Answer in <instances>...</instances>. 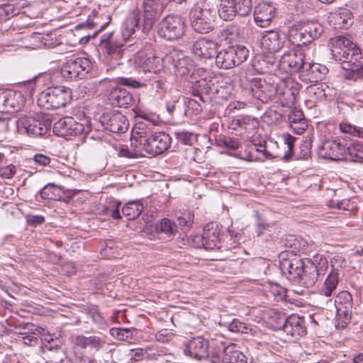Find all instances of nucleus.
<instances>
[{
  "label": "nucleus",
  "instance_id": "nucleus-1",
  "mask_svg": "<svg viewBox=\"0 0 363 363\" xmlns=\"http://www.w3.org/2000/svg\"><path fill=\"white\" fill-rule=\"evenodd\" d=\"M333 58L343 64L354 63L362 59L360 49L353 41L345 35H337L330 40Z\"/></svg>",
  "mask_w": 363,
  "mask_h": 363
},
{
  "label": "nucleus",
  "instance_id": "nucleus-2",
  "mask_svg": "<svg viewBox=\"0 0 363 363\" xmlns=\"http://www.w3.org/2000/svg\"><path fill=\"white\" fill-rule=\"evenodd\" d=\"M215 11L208 0H199L190 11L192 28L199 33H208L213 29Z\"/></svg>",
  "mask_w": 363,
  "mask_h": 363
},
{
  "label": "nucleus",
  "instance_id": "nucleus-3",
  "mask_svg": "<svg viewBox=\"0 0 363 363\" xmlns=\"http://www.w3.org/2000/svg\"><path fill=\"white\" fill-rule=\"evenodd\" d=\"M72 99L71 89L65 86L48 88L42 91L38 104L45 109H57L64 107Z\"/></svg>",
  "mask_w": 363,
  "mask_h": 363
},
{
  "label": "nucleus",
  "instance_id": "nucleus-4",
  "mask_svg": "<svg viewBox=\"0 0 363 363\" xmlns=\"http://www.w3.org/2000/svg\"><path fill=\"white\" fill-rule=\"evenodd\" d=\"M186 28L184 18L179 15L170 14L161 21L157 33L161 38L167 40H178L185 35Z\"/></svg>",
  "mask_w": 363,
  "mask_h": 363
},
{
  "label": "nucleus",
  "instance_id": "nucleus-5",
  "mask_svg": "<svg viewBox=\"0 0 363 363\" xmlns=\"http://www.w3.org/2000/svg\"><path fill=\"white\" fill-rule=\"evenodd\" d=\"M249 55L244 45L229 46L218 52L216 55L217 66L223 69H230L245 62Z\"/></svg>",
  "mask_w": 363,
  "mask_h": 363
},
{
  "label": "nucleus",
  "instance_id": "nucleus-6",
  "mask_svg": "<svg viewBox=\"0 0 363 363\" xmlns=\"http://www.w3.org/2000/svg\"><path fill=\"white\" fill-rule=\"evenodd\" d=\"M91 130L89 121L83 118L77 121L72 117H64L54 123L53 132L59 136L87 134Z\"/></svg>",
  "mask_w": 363,
  "mask_h": 363
},
{
  "label": "nucleus",
  "instance_id": "nucleus-7",
  "mask_svg": "<svg viewBox=\"0 0 363 363\" xmlns=\"http://www.w3.org/2000/svg\"><path fill=\"white\" fill-rule=\"evenodd\" d=\"M317 258L315 257L313 262L306 260L304 272L301 274L300 279H298L296 283L306 288H310L315 285L319 277L325 274L328 267V261L326 258L320 257L319 262L316 264Z\"/></svg>",
  "mask_w": 363,
  "mask_h": 363
},
{
  "label": "nucleus",
  "instance_id": "nucleus-8",
  "mask_svg": "<svg viewBox=\"0 0 363 363\" xmlns=\"http://www.w3.org/2000/svg\"><path fill=\"white\" fill-rule=\"evenodd\" d=\"M305 65V54L301 49L286 52L279 61V68L288 74L301 72Z\"/></svg>",
  "mask_w": 363,
  "mask_h": 363
},
{
  "label": "nucleus",
  "instance_id": "nucleus-9",
  "mask_svg": "<svg viewBox=\"0 0 363 363\" xmlns=\"http://www.w3.org/2000/svg\"><path fill=\"white\" fill-rule=\"evenodd\" d=\"M278 83L259 78L253 79L250 82V91L254 97L264 103H267L277 96Z\"/></svg>",
  "mask_w": 363,
  "mask_h": 363
},
{
  "label": "nucleus",
  "instance_id": "nucleus-10",
  "mask_svg": "<svg viewBox=\"0 0 363 363\" xmlns=\"http://www.w3.org/2000/svg\"><path fill=\"white\" fill-rule=\"evenodd\" d=\"M301 85L292 81L291 79H281L278 83L277 97L280 101L282 106H293L296 102L297 96L299 94Z\"/></svg>",
  "mask_w": 363,
  "mask_h": 363
},
{
  "label": "nucleus",
  "instance_id": "nucleus-11",
  "mask_svg": "<svg viewBox=\"0 0 363 363\" xmlns=\"http://www.w3.org/2000/svg\"><path fill=\"white\" fill-rule=\"evenodd\" d=\"M172 142L169 134L164 132H154L149 140L143 147V152L155 156L168 150Z\"/></svg>",
  "mask_w": 363,
  "mask_h": 363
},
{
  "label": "nucleus",
  "instance_id": "nucleus-12",
  "mask_svg": "<svg viewBox=\"0 0 363 363\" xmlns=\"http://www.w3.org/2000/svg\"><path fill=\"white\" fill-rule=\"evenodd\" d=\"M279 320L280 323L279 328L283 330L287 335L298 338L306 334V328L303 318L295 314L289 317L282 315L279 316Z\"/></svg>",
  "mask_w": 363,
  "mask_h": 363
},
{
  "label": "nucleus",
  "instance_id": "nucleus-13",
  "mask_svg": "<svg viewBox=\"0 0 363 363\" xmlns=\"http://www.w3.org/2000/svg\"><path fill=\"white\" fill-rule=\"evenodd\" d=\"M16 128L19 133L33 137L44 135L48 130V126L44 122L27 116L17 120Z\"/></svg>",
  "mask_w": 363,
  "mask_h": 363
},
{
  "label": "nucleus",
  "instance_id": "nucleus-14",
  "mask_svg": "<svg viewBox=\"0 0 363 363\" xmlns=\"http://www.w3.org/2000/svg\"><path fill=\"white\" fill-rule=\"evenodd\" d=\"M100 122L106 130L115 133H123L129 127L126 116L120 112L105 113L101 116Z\"/></svg>",
  "mask_w": 363,
  "mask_h": 363
},
{
  "label": "nucleus",
  "instance_id": "nucleus-15",
  "mask_svg": "<svg viewBox=\"0 0 363 363\" xmlns=\"http://www.w3.org/2000/svg\"><path fill=\"white\" fill-rule=\"evenodd\" d=\"M320 157L331 160H342L346 155V146L339 139L325 140L318 149Z\"/></svg>",
  "mask_w": 363,
  "mask_h": 363
},
{
  "label": "nucleus",
  "instance_id": "nucleus-16",
  "mask_svg": "<svg viewBox=\"0 0 363 363\" xmlns=\"http://www.w3.org/2000/svg\"><path fill=\"white\" fill-rule=\"evenodd\" d=\"M323 26L317 21H303L298 30V44L307 45L318 39L323 33Z\"/></svg>",
  "mask_w": 363,
  "mask_h": 363
},
{
  "label": "nucleus",
  "instance_id": "nucleus-17",
  "mask_svg": "<svg viewBox=\"0 0 363 363\" xmlns=\"http://www.w3.org/2000/svg\"><path fill=\"white\" fill-rule=\"evenodd\" d=\"M184 347V354L195 359L201 360L208 356V340L201 336L188 340Z\"/></svg>",
  "mask_w": 363,
  "mask_h": 363
},
{
  "label": "nucleus",
  "instance_id": "nucleus-18",
  "mask_svg": "<svg viewBox=\"0 0 363 363\" xmlns=\"http://www.w3.org/2000/svg\"><path fill=\"white\" fill-rule=\"evenodd\" d=\"M328 22L335 29H348L354 22L352 11L347 8H336L328 13Z\"/></svg>",
  "mask_w": 363,
  "mask_h": 363
},
{
  "label": "nucleus",
  "instance_id": "nucleus-19",
  "mask_svg": "<svg viewBox=\"0 0 363 363\" xmlns=\"http://www.w3.org/2000/svg\"><path fill=\"white\" fill-rule=\"evenodd\" d=\"M142 9L144 28L147 30L150 29L163 11L164 6L162 0H143Z\"/></svg>",
  "mask_w": 363,
  "mask_h": 363
},
{
  "label": "nucleus",
  "instance_id": "nucleus-20",
  "mask_svg": "<svg viewBox=\"0 0 363 363\" xmlns=\"http://www.w3.org/2000/svg\"><path fill=\"white\" fill-rule=\"evenodd\" d=\"M276 8L273 3L262 1L257 4L254 11V19L259 27L268 26L275 16Z\"/></svg>",
  "mask_w": 363,
  "mask_h": 363
},
{
  "label": "nucleus",
  "instance_id": "nucleus-21",
  "mask_svg": "<svg viewBox=\"0 0 363 363\" xmlns=\"http://www.w3.org/2000/svg\"><path fill=\"white\" fill-rule=\"evenodd\" d=\"M286 40L284 33L274 30L265 31L261 38L262 48L270 52H278L284 45Z\"/></svg>",
  "mask_w": 363,
  "mask_h": 363
},
{
  "label": "nucleus",
  "instance_id": "nucleus-22",
  "mask_svg": "<svg viewBox=\"0 0 363 363\" xmlns=\"http://www.w3.org/2000/svg\"><path fill=\"white\" fill-rule=\"evenodd\" d=\"M145 119L147 121V123L145 122L138 123L133 130L130 139L131 145L138 147L139 150H142L144 147V145L154 133L152 130L153 125L146 118Z\"/></svg>",
  "mask_w": 363,
  "mask_h": 363
},
{
  "label": "nucleus",
  "instance_id": "nucleus-23",
  "mask_svg": "<svg viewBox=\"0 0 363 363\" xmlns=\"http://www.w3.org/2000/svg\"><path fill=\"white\" fill-rule=\"evenodd\" d=\"M306 265V261L297 257L285 259L280 262L281 272L286 276L288 279L294 282L300 279V276L304 272Z\"/></svg>",
  "mask_w": 363,
  "mask_h": 363
},
{
  "label": "nucleus",
  "instance_id": "nucleus-24",
  "mask_svg": "<svg viewBox=\"0 0 363 363\" xmlns=\"http://www.w3.org/2000/svg\"><path fill=\"white\" fill-rule=\"evenodd\" d=\"M192 51L201 58L210 59L217 54L218 44L213 40L201 38L194 43Z\"/></svg>",
  "mask_w": 363,
  "mask_h": 363
},
{
  "label": "nucleus",
  "instance_id": "nucleus-25",
  "mask_svg": "<svg viewBox=\"0 0 363 363\" xmlns=\"http://www.w3.org/2000/svg\"><path fill=\"white\" fill-rule=\"evenodd\" d=\"M111 21L109 15L99 16L97 13L93 12V15L89 16L86 22L81 23L76 26L75 29L80 30L83 28L96 29L95 35H98L104 30Z\"/></svg>",
  "mask_w": 363,
  "mask_h": 363
},
{
  "label": "nucleus",
  "instance_id": "nucleus-26",
  "mask_svg": "<svg viewBox=\"0 0 363 363\" xmlns=\"http://www.w3.org/2000/svg\"><path fill=\"white\" fill-rule=\"evenodd\" d=\"M328 71V68L325 65L318 63L306 64L305 62L304 67L301 73V77L306 82H316L322 80Z\"/></svg>",
  "mask_w": 363,
  "mask_h": 363
},
{
  "label": "nucleus",
  "instance_id": "nucleus-27",
  "mask_svg": "<svg viewBox=\"0 0 363 363\" xmlns=\"http://www.w3.org/2000/svg\"><path fill=\"white\" fill-rule=\"evenodd\" d=\"M338 282L339 273L337 272V269H333L328 275L323 286L320 289L319 294L320 298L322 299L320 301L321 303L323 301L331 298V297L335 295Z\"/></svg>",
  "mask_w": 363,
  "mask_h": 363
},
{
  "label": "nucleus",
  "instance_id": "nucleus-28",
  "mask_svg": "<svg viewBox=\"0 0 363 363\" xmlns=\"http://www.w3.org/2000/svg\"><path fill=\"white\" fill-rule=\"evenodd\" d=\"M195 239L200 241L201 246L206 250L220 248V233L216 229H204L202 235L196 236Z\"/></svg>",
  "mask_w": 363,
  "mask_h": 363
},
{
  "label": "nucleus",
  "instance_id": "nucleus-29",
  "mask_svg": "<svg viewBox=\"0 0 363 363\" xmlns=\"http://www.w3.org/2000/svg\"><path fill=\"white\" fill-rule=\"evenodd\" d=\"M109 100L113 106L128 108L133 104V98L126 89L121 87L113 89L109 95Z\"/></svg>",
  "mask_w": 363,
  "mask_h": 363
},
{
  "label": "nucleus",
  "instance_id": "nucleus-30",
  "mask_svg": "<svg viewBox=\"0 0 363 363\" xmlns=\"http://www.w3.org/2000/svg\"><path fill=\"white\" fill-rule=\"evenodd\" d=\"M288 121L291 128L298 134L302 133L308 126L303 111L296 108L291 110L288 115Z\"/></svg>",
  "mask_w": 363,
  "mask_h": 363
},
{
  "label": "nucleus",
  "instance_id": "nucleus-31",
  "mask_svg": "<svg viewBox=\"0 0 363 363\" xmlns=\"http://www.w3.org/2000/svg\"><path fill=\"white\" fill-rule=\"evenodd\" d=\"M347 304H350V307H352V300L351 294L346 291H342L338 294L335 300L333 298L326 299L322 301L321 307L324 306H332L335 307H346Z\"/></svg>",
  "mask_w": 363,
  "mask_h": 363
},
{
  "label": "nucleus",
  "instance_id": "nucleus-32",
  "mask_svg": "<svg viewBox=\"0 0 363 363\" xmlns=\"http://www.w3.org/2000/svg\"><path fill=\"white\" fill-rule=\"evenodd\" d=\"M222 362L247 363V357L241 352L235 350L234 345H230L224 349Z\"/></svg>",
  "mask_w": 363,
  "mask_h": 363
},
{
  "label": "nucleus",
  "instance_id": "nucleus-33",
  "mask_svg": "<svg viewBox=\"0 0 363 363\" xmlns=\"http://www.w3.org/2000/svg\"><path fill=\"white\" fill-rule=\"evenodd\" d=\"M182 51L172 50L162 57V67L169 74H173L181 59Z\"/></svg>",
  "mask_w": 363,
  "mask_h": 363
},
{
  "label": "nucleus",
  "instance_id": "nucleus-34",
  "mask_svg": "<svg viewBox=\"0 0 363 363\" xmlns=\"http://www.w3.org/2000/svg\"><path fill=\"white\" fill-rule=\"evenodd\" d=\"M104 343V342L101 340V338L96 335L89 337L78 335L76 337L75 342V344L77 346L83 349L91 347L97 350L102 347Z\"/></svg>",
  "mask_w": 363,
  "mask_h": 363
},
{
  "label": "nucleus",
  "instance_id": "nucleus-35",
  "mask_svg": "<svg viewBox=\"0 0 363 363\" xmlns=\"http://www.w3.org/2000/svg\"><path fill=\"white\" fill-rule=\"evenodd\" d=\"M345 65L342 67L345 70L344 74L345 79L356 81L363 78V65L360 63V60L354 63L347 62Z\"/></svg>",
  "mask_w": 363,
  "mask_h": 363
},
{
  "label": "nucleus",
  "instance_id": "nucleus-36",
  "mask_svg": "<svg viewBox=\"0 0 363 363\" xmlns=\"http://www.w3.org/2000/svg\"><path fill=\"white\" fill-rule=\"evenodd\" d=\"M6 105L8 112H14L21 108L23 104V96L20 92H5Z\"/></svg>",
  "mask_w": 363,
  "mask_h": 363
},
{
  "label": "nucleus",
  "instance_id": "nucleus-37",
  "mask_svg": "<svg viewBox=\"0 0 363 363\" xmlns=\"http://www.w3.org/2000/svg\"><path fill=\"white\" fill-rule=\"evenodd\" d=\"M143 211V205L140 200L130 201L122 208V213L128 220L138 218Z\"/></svg>",
  "mask_w": 363,
  "mask_h": 363
},
{
  "label": "nucleus",
  "instance_id": "nucleus-38",
  "mask_svg": "<svg viewBox=\"0 0 363 363\" xmlns=\"http://www.w3.org/2000/svg\"><path fill=\"white\" fill-rule=\"evenodd\" d=\"M232 0H221L218 12L219 16L225 21H232L238 15Z\"/></svg>",
  "mask_w": 363,
  "mask_h": 363
},
{
  "label": "nucleus",
  "instance_id": "nucleus-39",
  "mask_svg": "<svg viewBox=\"0 0 363 363\" xmlns=\"http://www.w3.org/2000/svg\"><path fill=\"white\" fill-rule=\"evenodd\" d=\"M74 69L78 72L79 79H82L92 68L91 61L85 57H77L72 60Z\"/></svg>",
  "mask_w": 363,
  "mask_h": 363
},
{
  "label": "nucleus",
  "instance_id": "nucleus-40",
  "mask_svg": "<svg viewBox=\"0 0 363 363\" xmlns=\"http://www.w3.org/2000/svg\"><path fill=\"white\" fill-rule=\"evenodd\" d=\"M337 311V325L339 328H345L350 322L352 308L350 304L346 307H335Z\"/></svg>",
  "mask_w": 363,
  "mask_h": 363
},
{
  "label": "nucleus",
  "instance_id": "nucleus-41",
  "mask_svg": "<svg viewBox=\"0 0 363 363\" xmlns=\"http://www.w3.org/2000/svg\"><path fill=\"white\" fill-rule=\"evenodd\" d=\"M262 121L268 125H276L281 121L282 113L275 106L269 107L262 116Z\"/></svg>",
  "mask_w": 363,
  "mask_h": 363
},
{
  "label": "nucleus",
  "instance_id": "nucleus-42",
  "mask_svg": "<svg viewBox=\"0 0 363 363\" xmlns=\"http://www.w3.org/2000/svg\"><path fill=\"white\" fill-rule=\"evenodd\" d=\"M156 229L158 232L165 233L169 238L175 235L178 231L177 224L168 218H162L160 223L156 225Z\"/></svg>",
  "mask_w": 363,
  "mask_h": 363
},
{
  "label": "nucleus",
  "instance_id": "nucleus-43",
  "mask_svg": "<svg viewBox=\"0 0 363 363\" xmlns=\"http://www.w3.org/2000/svg\"><path fill=\"white\" fill-rule=\"evenodd\" d=\"M121 48L122 44L114 40L101 48V50L111 57L115 60H119L122 58L124 54V50Z\"/></svg>",
  "mask_w": 363,
  "mask_h": 363
},
{
  "label": "nucleus",
  "instance_id": "nucleus-44",
  "mask_svg": "<svg viewBox=\"0 0 363 363\" xmlns=\"http://www.w3.org/2000/svg\"><path fill=\"white\" fill-rule=\"evenodd\" d=\"M239 27L236 25H230L220 30L218 38L221 41L231 43L238 37Z\"/></svg>",
  "mask_w": 363,
  "mask_h": 363
},
{
  "label": "nucleus",
  "instance_id": "nucleus-45",
  "mask_svg": "<svg viewBox=\"0 0 363 363\" xmlns=\"http://www.w3.org/2000/svg\"><path fill=\"white\" fill-rule=\"evenodd\" d=\"M61 77L65 81H73L79 79L72 60L64 63L60 69Z\"/></svg>",
  "mask_w": 363,
  "mask_h": 363
},
{
  "label": "nucleus",
  "instance_id": "nucleus-46",
  "mask_svg": "<svg viewBox=\"0 0 363 363\" xmlns=\"http://www.w3.org/2000/svg\"><path fill=\"white\" fill-rule=\"evenodd\" d=\"M191 62L190 59L182 51L181 59H179V62L177 65V69H175L173 74L182 77L186 76L190 72L191 67Z\"/></svg>",
  "mask_w": 363,
  "mask_h": 363
},
{
  "label": "nucleus",
  "instance_id": "nucleus-47",
  "mask_svg": "<svg viewBox=\"0 0 363 363\" xmlns=\"http://www.w3.org/2000/svg\"><path fill=\"white\" fill-rule=\"evenodd\" d=\"M347 152L353 161L363 160V143L360 142L352 143L350 146L346 147Z\"/></svg>",
  "mask_w": 363,
  "mask_h": 363
},
{
  "label": "nucleus",
  "instance_id": "nucleus-48",
  "mask_svg": "<svg viewBox=\"0 0 363 363\" xmlns=\"http://www.w3.org/2000/svg\"><path fill=\"white\" fill-rule=\"evenodd\" d=\"M340 130L342 133L350 134L354 137L363 138V128L353 125L350 123H341L339 125Z\"/></svg>",
  "mask_w": 363,
  "mask_h": 363
},
{
  "label": "nucleus",
  "instance_id": "nucleus-49",
  "mask_svg": "<svg viewBox=\"0 0 363 363\" xmlns=\"http://www.w3.org/2000/svg\"><path fill=\"white\" fill-rule=\"evenodd\" d=\"M145 64V72H154L156 73L160 71L162 67V57L158 56L152 55L147 57Z\"/></svg>",
  "mask_w": 363,
  "mask_h": 363
},
{
  "label": "nucleus",
  "instance_id": "nucleus-50",
  "mask_svg": "<svg viewBox=\"0 0 363 363\" xmlns=\"http://www.w3.org/2000/svg\"><path fill=\"white\" fill-rule=\"evenodd\" d=\"M235 3L234 7L236 12L240 16H245L248 15L252 9L251 0H232Z\"/></svg>",
  "mask_w": 363,
  "mask_h": 363
},
{
  "label": "nucleus",
  "instance_id": "nucleus-51",
  "mask_svg": "<svg viewBox=\"0 0 363 363\" xmlns=\"http://www.w3.org/2000/svg\"><path fill=\"white\" fill-rule=\"evenodd\" d=\"M217 145L224 147L229 151H233L239 147V142L237 139L228 136H220L216 140Z\"/></svg>",
  "mask_w": 363,
  "mask_h": 363
},
{
  "label": "nucleus",
  "instance_id": "nucleus-52",
  "mask_svg": "<svg viewBox=\"0 0 363 363\" xmlns=\"http://www.w3.org/2000/svg\"><path fill=\"white\" fill-rule=\"evenodd\" d=\"M147 56L143 52H137L131 58L128 60V62L133 65L135 69L142 68L143 72H145Z\"/></svg>",
  "mask_w": 363,
  "mask_h": 363
},
{
  "label": "nucleus",
  "instance_id": "nucleus-53",
  "mask_svg": "<svg viewBox=\"0 0 363 363\" xmlns=\"http://www.w3.org/2000/svg\"><path fill=\"white\" fill-rule=\"evenodd\" d=\"M62 190L61 187H59L54 184H48L40 190L39 194L43 199H55L54 197L55 191Z\"/></svg>",
  "mask_w": 363,
  "mask_h": 363
},
{
  "label": "nucleus",
  "instance_id": "nucleus-54",
  "mask_svg": "<svg viewBox=\"0 0 363 363\" xmlns=\"http://www.w3.org/2000/svg\"><path fill=\"white\" fill-rule=\"evenodd\" d=\"M111 335L118 340H128L132 338L133 333L128 328H112Z\"/></svg>",
  "mask_w": 363,
  "mask_h": 363
},
{
  "label": "nucleus",
  "instance_id": "nucleus-55",
  "mask_svg": "<svg viewBox=\"0 0 363 363\" xmlns=\"http://www.w3.org/2000/svg\"><path fill=\"white\" fill-rule=\"evenodd\" d=\"M254 213L257 223L256 233L257 235L259 237L263 234L264 230H267L269 228V225L257 211H255Z\"/></svg>",
  "mask_w": 363,
  "mask_h": 363
},
{
  "label": "nucleus",
  "instance_id": "nucleus-56",
  "mask_svg": "<svg viewBox=\"0 0 363 363\" xmlns=\"http://www.w3.org/2000/svg\"><path fill=\"white\" fill-rule=\"evenodd\" d=\"M269 293L274 296V300L277 301L286 300V290L279 285H271Z\"/></svg>",
  "mask_w": 363,
  "mask_h": 363
},
{
  "label": "nucleus",
  "instance_id": "nucleus-57",
  "mask_svg": "<svg viewBox=\"0 0 363 363\" xmlns=\"http://www.w3.org/2000/svg\"><path fill=\"white\" fill-rule=\"evenodd\" d=\"M2 11L4 13L5 18L9 19L21 13V6L18 5V4H9L2 8Z\"/></svg>",
  "mask_w": 363,
  "mask_h": 363
},
{
  "label": "nucleus",
  "instance_id": "nucleus-58",
  "mask_svg": "<svg viewBox=\"0 0 363 363\" xmlns=\"http://www.w3.org/2000/svg\"><path fill=\"white\" fill-rule=\"evenodd\" d=\"M134 147L135 149L133 151H131L128 148H121L118 152V155L120 157H124L127 158H136L145 155L142 150H139L138 147Z\"/></svg>",
  "mask_w": 363,
  "mask_h": 363
},
{
  "label": "nucleus",
  "instance_id": "nucleus-59",
  "mask_svg": "<svg viewBox=\"0 0 363 363\" xmlns=\"http://www.w3.org/2000/svg\"><path fill=\"white\" fill-rule=\"evenodd\" d=\"M116 81L118 84L130 86L132 88H139L144 86V84L141 82L130 77H118Z\"/></svg>",
  "mask_w": 363,
  "mask_h": 363
},
{
  "label": "nucleus",
  "instance_id": "nucleus-60",
  "mask_svg": "<svg viewBox=\"0 0 363 363\" xmlns=\"http://www.w3.org/2000/svg\"><path fill=\"white\" fill-rule=\"evenodd\" d=\"M177 221L178 228H179L184 233L189 230L192 224V219L189 214L179 217Z\"/></svg>",
  "mask_w": 363,
  "mask_h": 363
},
{
  "label": "nucleus",
  "instance_id": "nucleus-61",
  "mask_svg": "<svg viewBox=\"0 0 363 363\" xmlns=\"http://www.w3.org/2000/svg\"><path fill=\"white\" fill-rule=\"evenodd\" d=\"M195 86H197L200 90H196V93L194 92V95L197 96L202 102H204L205 100L203 98V96L201 95V91H203L208 92V89H210V86L206 82V79H203V78L196 81Z\"/></svg>",
  "mask_w": 363,
  "mask_h": 363
},
{
  "label": "nucleus",
  "instance_id": "nucleus-62",
  "mask_svg": "<svg viewBox=\"0 0 363 363\" xmlns=\"http://www.w3.org/2000/svg\"><path fill=\"white\" fill-rule=\"evenodd\" d=\"M16 172V167L13 164L0 167V177L2 179H11Z\"/></svg>",
  "mask_w": 363,
  "mask_h": 363
},
{
  "label": "nucleus",
  "instance_id": "nucleus-63",
  "mask_svg": "<svg viewBox=\"0 0 363 363\" xmlns=\"http://www.w3.org/2000/svg\"><path fill=\"white\" fill-rule=\"evenodd\" d=\"M177 138L184 145H191L195 141V136L189 132H180L177 133Z\"/></svg>",
  "mask_w": 363,
  "mask_h": 363
},
{
  "label": "nucleus",
  "instance_id": "nucleus-64",
  "mask_svg": "<svg viewBox=\"0 0 363 363\" xmlns=\"http://www.w3.org/2000/svg\"><path fill=\"white\" fill-rule=\"evenodd\" d=\"M179 97H174L166 101V109L169 114H173L174 111L182 105Z\"/></svg>",
  "mask_w": 363,
  "mask_h": 363
}]
</instances>
